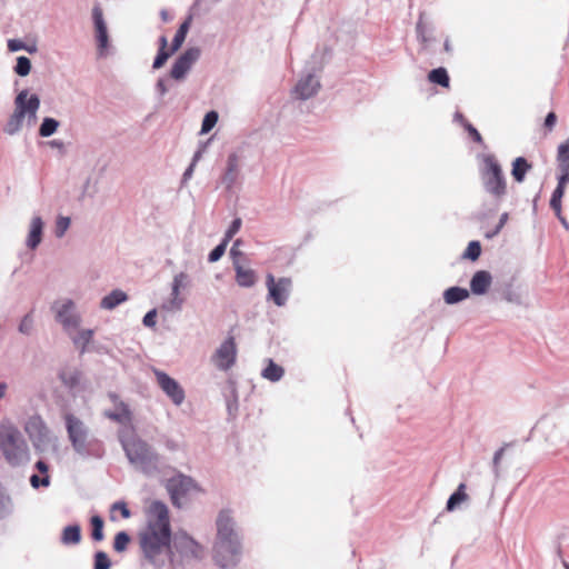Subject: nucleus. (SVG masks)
I'll return each mask as SVG.
<instances>
[{
	"label": "nucleus",
	"mask_w": 569,
	"mask_h": 569,
	"mask_svg": "<svg viewBox=\"0 0 569 569\" xmlns=\"http://www.w3.org/2000/svg\"><path fill=\"white\" fill-rule=\"evenodd\" d=\"M59 127V122L53 118H44L40 126L39 134L41 137H50L56 132Z\"/></svg>",
	"instance_id": "obj_33"
},
{
	"label": "nucleus",
	"mask_w": 569,
	"mask_h": 569,
	"mask_svg": "<svg viewBox=\"0 0 569 569\" xmlns=\"http://www.w3.org/2000/svg\"><path fill=\"white\" fill-rule=\"evenodd\" d=\"M93 338V330L84 329L81 330L77 336L72 337V341L76 347L80 349V352L83 353L87 349V346L91 342Z\"/></svg>",
	"instance_id": "obj_32"
},
{
	"label": "nucleus",
	"mask_w": 569,
	"mask_h": 569,
	"mask_svg": "<svg viewBox=\"0 0 569 569\" xmlns=\"http://www.w3.org/2000/svg\"><path fill=\"white\" fill-rule=\"evenodd\" d=\"M62 542L64 545H76L81 540V529L78 525L68 526L63 529L62 532Z\"/></svg>",
	"instance_id": "obj_27"
},
{
	"label": "nucleus",
	"mask_w": 569,
	"mask_h": 569,
	"mask_svg": "<svg viewBox=\"0 0 569 569\" xmlns=\"http://www.w3.org/2000/svg\"><path fill=\"white\" fill-rule=\"evenodd\" d=\"M39 106L40 100L36 94L28 98V91H21L16 98V110L11 117L10 124H14L18 128L27 114L34 120Z\"/></svg>",
	"instance_id": "obj_7"
},
{
	"label": "nucleus",
	"mask_w": 569,
	"mask_h": 569,
	"mask_svg": "<svg viewBox=\"0 0 569 569\" xmlns=\"http://www.w3.org/2000/svg\"><path fill=\"white\" fill-rule=\"evenodd\" d=\"M530 169L531 164L525 158L518 157L512 162L511 174L517 182H522Z\"/></svg>",
	"instance_id": "obj_23"
},
{
	"label": "nucleus",
	"mask_w": 569,
	"mask_h": 569,
	"mask_svg": "<svg viewBox=\"0 0 569 569\" xmlns=\"http://www.w3.org/2000/svg\"><path fill=\"white\" fill-rule=\"evenodd\" d=\"M240 158L236 153H231L227 160V169L222 176V183L229 189L231 188L239 176Z\"/></svg>",
	"instance_id": "obj_18"
},
{
	"label": "nucleus",
	"mask_w": 569,
	"mask_h": 569,
	"mask_svg": "<svg viewBox=\"0 0 569 569\" xmlns=\"http://www.w3.org/2000/svg\"><path fill=\"white\" fill-rule=\"evenodd\" d=\"M482 163L481 177L486 190L496 198H501L507 192V182L498 159L493 154H486Z\"/></svg>",
	"instance_id": "obj_4"
},
{
	"label": "nucleus",
	"mask_w": 569,
	"mask_h": 569,
	"mask_svg": "<svg viewBox=\"0 0 569 569\" xmlns=\"http://www.w3.org/2000/svg\"><path fill=\"white\" fill-rule=\"evenodd\" d=\"M557 163L559 170L558 184L552 192L550 207L561 223L568 228L566 219L561 216V200L569 182V138L558 147Z\"/></svg>",
	"instance_id": "obj_3"
},
{
	"label": "nucleus",
	"mask_w": 569,
	"mask_h": 569,
	"mask_svg": "<svg viewBox=\"0 0 569 569\" xmlns=\"http://www.w3.org/2000/svg\"><path fill=\"white\" fill-rule=\"evenodd\" d=\"M8 47L11 51H17V50L23 49L22 42L17 41V40H10L8 43Z\"/></svg>",
	"instance_id": "obj_54"
},
{
	"label": "nucleus",
	"mask_w": 569,
	"mask_h": 569,
	"mask_svg": "<svg viewBox=\"0 0 569 569\" xmlns=\"http://www.w3.org/2000/svg\"><path fill=\"white\" fill-rule=\"evenodd\" d=\"M467 131L469 132L470 137L473 139L477 143H482V137L479 133V131L470 123L466 126Z\"/></svg>",
	"instance_id": "obj_47"
},
{
	"label": "nucleus",
	"mask_w": 569,
	"mask_h": 569,
	"mask_svg": "<svg viewBox=\"0 0 569 569\" xmlns=\"http://www.w3.org/2000/svg\"><path fill=\"white\" fill-rule=\"evenodd\" d=\"M154 376L161 390L176 406H180L184 401V390L179 382L160 370H154Z\"/></svg>",
	"instance_id": "obj_14"
},
{
	"label": "nucleus",
	"mask_w": 569,
	"mask_h": 569,
	"mask_svg": "<svg viewBox=\"0 0 569 569\" xmlns=\"http://www.w3.org/2000/svg\"><path fill=\"white\" fill-rule=\"evenodd\" d=\"M23 441L18 429L11 426H0V449L11 463L18 461L23 452Z\"/></svg>",
	"instance_id": "obj_6"
},
{
	"label": "nucleus",
	"mask_w": 569,
	"mask_h": 569,
	"mask_svg": "<svg viewBox=\"0 0 569 569\" xmlns=\"http://www.w3.org/2000/svg\"><path fill=\"white\" fill-rule=\"evenodd\" d=\"M556 121H557V116L555 112H549L546 117V120H545V127L548 129V130H552L553 126L556 124Z\"/></svg>",
	"instance_id": "obj_51"
},
{
	"label": "nucleus",
	"mask_w": 569,
	"mask_h": 569,
	"mask_svg": "<svg viewBox=\"0 0 569 569\" xmlns=\"http://www.w3.org/2000/svg\"><path fill=\"white\" fill-rule=\"evenodd\" d=\"M167 488L170 493L172 505L181 508V498L196 489L197 486L192 478L184 475H178L168 480Z\"/></svg>",
	"instance_id": "obj_12"
},
{
	"label": "nucleus",
	"mask_w": 569,
	"mask_h": 569,
	"mask_svg": "<svg viewBox=\"0 0 569 569\" xmlns=\"http://www.w3.org/2000/svg\"><path fill=\"white\" fill-rule=\"evenodd\" d=\"M242 221L240 218H236L230 224L229 229L224 234V240L228 242L233 238V236L240 230Z\"/></svg>",
	"instance_id": "obj_44"
},
{
	"label": "nucleus",
	"mask_w": 569,
	"mask_h": 569,
	"mask_svg": "<svg viewBox=\"0 0 569 569\" xmlns=\"http://www.w3.org/2000/svg\"><path fill=\"white\" fill-rule=\"evenodd\" d=\"M160 16H161L163 21H168L169 20V13H168L167 10H161Z\"/></svg>",
	"instance_id": "obj_60"
},
{
	"label": "nucleus",
	"mask_w": 569,
	"mask_h": 569,
	"mask_svg": "<svg viewBox=\"0 0 569 569\" xmlns=\"http://www.w3.org/2000/svg\"><path fill=\"white\" fill-rule=\"evenodd\" d=\"M36 467H37V469H38L41 473H47V472H48V466H47V463H46L44 461H41V460H40V461H38V462L36 463Z\"/></svg>",
	"instance_id": "obj_57"
},
{
	"label": "nucleus",
	"mask_w": 569,
	"mask_h": 569,
	"mask_svg": "<svg viewBox=\"0 0 569 569\" xmlns=\"http://www.w3.org/2000/svg\"><path fill=\"white\" fill-rule=\"evenodd\" d=\"M190 23H191V17L186 19L180 24L179 29L176 32L173 41H172L171 52H176L182 46V43L184 42V39H186L187 33H188L189 28H190Z\"/></svg>",
	"instance_id": "obj_25"
},
{
	"label": "nucleus",
	"mask_w": 569,
	"mask_h": 569,
	"mask_svg": "<svg viewBox=\"0 0 569 569\" xmlns=\"http://www.w3.org/2000/svg\"><path fill=\"white\" fill-rule=\"evenodd\" d=\"M236 271V281L240 287L250 288L257 281L256 272L250 268H244L239 261L233 262Z\"/></svg>",
	"instance_id": "obj_19"
},
{
	"label": "nucleus",
	"mask_w": 569,
	"mask_h": 569,
	"mask_svg": "<svg viewBox=\"0 0 569 569\" xmlns=\"http://www.w3.org/2000/svg\"><path fill=\"white\" fill-rule=\"evenodd\" d=\"M425 31H426V27H425L423 22L420 20L417 23V33H418V37L421 39L422 42L427 41Z\"/></svg>",
	"instance_id": "obj_52"
},
{
	"label": "nucleus",
	"mask_w": 569,
	"mask_h": 569,
	"mask_svg": "<svg viewBox=\"0 0 569 569\" xmlns=\"http://www.w3.org/2000/svg\"><path fill=\"white\" fill-rule=\"evenodd\" d=\"M228 241L227 240H222V242L220 244H218L210 253H209V261L210 262H216L218 261L224 253L226 251V248L228 246Z\"/></svg>",
	"instance_id": "obj_42"
},
{
	"label": "nucleus",
	"mask_w": 569,
	"mask_h": 569,
	"mask_svg": "<svg viewBox=\"0 0 569 569\" xmlns=\"http://www.w3.org/2000/svg\"><path fill=\"white\" fill-rule=\"evenodd\" d=\"M121 443L131 463L144 465L156 458L150 446L133 432L121 436Z\"/></svg>",
	"instance_id": "obj_5"
},
{
	"label": "nucleus",
	"mask_w": 569,
	"mask_h": 569,
	"mask_svg": "<svg viewBox=\"0 0 569 569\" xmlns=\"http://www.w3.org/2000/svg\"><path fill=\"white\" fill-rule=\"evenodd\" d=\"M7 386L6 383H0V398H3L6 396Z\"/></svg>",
	"instance_id": "obj_59"
},
{
	"label": "nucleus",
	"mask_w": 569,
	"mask_h": 569,
	"mask_svg": "<svg viewBox=\"0 0 569 569\" xmlns=\"http://www.w3.org/2000/svg\"><path fill=\"white\" fill-rule=\"evenodd\" d=\"M156 317H157V311L156 309L153 310H150L149 312L146 313V316L143 317V325L146 327H153L156 325Z\"/></svg>",
	"instance_id": "obj_46"
},
{
	"label": "nucleus",
	"mask_w": 569,
	"mask_h": 569,
	"mask_svg": "<svg viewBox=\"0 0 569 569\" xmlns=\"http://www.w3.org/2000/svg\"><path fill=\"white\" fill-rule=\"evenodd\" d=\"M266 286L268 289V297L278 307H282L289 297L292 281L290 278L282 277L276 280L273 274L268 273L266 277Z\"/></svg>",
	"instance_id": "obj_10"
},
{
	"label": "nucleus",
	"mask_w": 569,
	"mask_h": 569,
	"mask_svg": "<svg viewBox=\"0 0 569 569\" xmlns=\"http://www.w3.org/2000/svg\"><path fill=\"white\" fill-rule=\"evenodd\" d=\"M507 219H508V214L503 213L500 218L497 229L495 230V232L492 234H488V237H492V236L497 234L500 231V229L503 227V224L506 223Z\"/></svg>",
	"instance_id": "obj_55"
},
{
	"label": "nucleus",
	"mask_w": 569,
	"mask_h": 569,
	"mask_svg": "<svg viewBox=\"0 0 569 569\" xmlns=\"http://www.w3.org/2000/svg\"><path fill=\"white\" fill-rule=\"evenodd\" d=\"M92 18L96 29V38L98 42V48L102 52L108 48V30L107 24L103 19L102 9L99 6H94L92 9Z\"/></svg>",
	"instance_id": "obj_16"
},
{
	"label": "nucleus",
	"mask_w": 569,
	"mask_h": 569,
	"mask_svg": "<svg viewBox=\"0 0 569 569\" xmlns=\"http://www.w3.org/2000/svg\"><path fill=\"white\" fill-rule=\"evenodd\" d=\"M110 417H111L112 419H114V420H119V416H118V415H112V416H110Z\"/></svg>",
	"instance_id": "obj_62"
},
{
	"label": "nucleus",
	"mask_w": 569,
	"mask_h": 569,
	"mask_svg": "<svg viewBox=\"0 0 569 569\" xmlns=\"http://www.w3.org/2000/svg\"><path fill=\"white\" fill-rule=\"evenodd\" d=\"M428 80L441 87L449 88L450 79L447 70L442 67L431 70L428 74Z\"/></svg>",
	"instance_id": "obj_30"
},
{
	"label": "nucleus",
	"mask_w": 569,
	"mask_h": 569,
	"mask_svg": "<svg viewBox=\"0 0 569 569\" xmlns=\"http://www.w3.org/2000/svg\"><path fill=\"white\" fill-rule=\"evenodd\" d=\"M43 222L40 217H34L30 223V232L27 239V246L30 249H36L42 239Z\"/></svg>",
	"instance_id": "obj_21"
},
{
	"label": "nucleus",
	"mask_w": 569,
	"mask_h": 569,
	"mask_svg": "<svg viewBox=\"0 0 569 569\" xmlns=\"http://www.w3.org/2000/svg\"><path fill=\"white\" fill-rule=\"evenodd\" d=\"M218 113L216 111H209L202 121L201 133H208L217 123Z\"/></svg>",
	"instance_id": "obj_38"
},
{
	"label": "nucleus",
	"mask_w": 569,
	"mask_h": 569,
	"mask_svg": "<svg viewBox=\"0 0 569 569\" xmlns=\"http://www.w3.org/2000/svg\"><path fill=\"white\" fill-rule=\"evenodd\" d=\"M128 300V296L124 291L120 289L112 290L108 296H106L101 302L100 307L106 310H112L120 303Z\"/></svg>",
	"instance_id": "obj_22"
},
{
	"label": "nucleus",
	"mask_w": 569,
	"mask_h": 569,
	"mask_svg": "<svg viewBox=\"0 0 569 569\" xmlns=\"http://www.w3.org/2000/svg\"><path fill=\"white\" fill-rule=\"evenodd\" d=\"M480 253H481L480 242L471 241V242H469V244L463 253V257L475 261L480 257Z\"/></svg>",
	"instance_id": "obj_39"
},
{
	"label": "nucleus",
	"mask_w": 569,
	"mask_h": 569,
	"mask_svg": "<svg viewBox=\"0 0 569 569\" xmlns=\"http://www.w3.org/2000/svg\"><path fill=\"white\" fill-rule=\"evenodd\" d=\"M30 70H31L30 60L23 56L19 57L17 59V64L14 67V71L17 72V74H19L21 77H26L29 74Z\"/></svg>",
	"instance_id": "obj_37"
},
{
	"label": "nucleus",
	"mask_w": 569,
	"mask_h": 569,
	"mask_svg": "<svg viewBox=\"0 0 569 569\" xmlns=\"http://www.w3.org/2000/svg\"><path fill=\"white\" fill-rule=\"evenodd\" d=\"M199 56L200 50L197 48H190L184 51L173 63L171 68V77L176 80L182 79L191 66L197 61Z\"/></svg>",
	"instance_id": "obj_15"
},
{
	"label": "nucleus",
	"mask_w": 569,
	"mask_h": 569,
	"mask_svg": "<svg viewBox=\"0 0 569 569\" xmlns=\"http://www.w3.org/2000/svg\"><path fill=\"white\" fill-rule=\"evenodd\" d=\"M92 526V539L96 541H101L103 539V520L99 516H93L91 518Z\"/></svg>",
	"instance_id": "obj_35"
},
{
	"label": "nucleus",
	"mask_w": 569,
	"mask_h": 569,
	"mask_svg": "<svg viewBox=\"0 0 569 569\" xmlns=\"http://www.w3.org/2000/svg\"><path fill=\"white\" fill-rule=\"evenodd\" d=\"M199 158V153L196 154L194 159H193V162L189 166V168L184 171L183 173V179L187 180L189 179L191 176H192V172H193V168H194V164H196V161L198 160Z\"/></svg>",
	"instance_id": "obj_53"
},
{
	"label": "nucleus",
	"mask_w": 569,
	"mask_h": 569,
	"mask_svg": "<svg viewBox=\"0 0 569 569\" xmlns=\"http://www.w3.org/2000/svg\"><path fill=\"white\" fill-rule=\"evenodd\" d=\"M4 496L2 493V491L0 490V513L3 511L4 509Z\"/></svg>",
	"instance_id": "obj_58"
},
{
	"label": "nucleus",
	"mask_w": 569,
	"mask_h": 569,
	"mask_svg": "<svg viewBox=\"0 0 569 569\" xmlns=\"http://www.w3.org/2000/svg\"><path fill=\"white\" fill-rule=\"evenodd\" d=\"M30 482H31L32 487H34V488H38L40 485L48 486L49 485V477L46 476V477L40 479L37 475H33L30 478Z\"/></svg>",
	"instance_id": "obj_48"
},
{
	"label": "nucleus",
	"mask_w": 569,
	"mask_h": 569,
	"mask_svg": "<svg viewBox=\"0 0 569 569\" xmlns=\"http://www.w3.org/2000/svg\"><path fill=\"white\" fill-rule=\"evenodd\" d=\"M70 227V218L59 217L56 223V236L61 238Z\"/></svg>",
	"instance_id": "obj_41"
},
{
	"label": "nucleus",
	"mask_w": 569,
	"mask_h": 569,
	"mask_svg": "<svg viewBox=\"0 0 569 569\" xmlns=\"http://www.w3.org/2000/svg\"><path fill=\"white\" fill-rule=\"evenodd\" d=\"M187 279V274L183 273V272H180L179 274H177L173 279V284H172V295L174 297H177L179 295V290L181 288V286L183 284V282L186 281Z\"/></svg>",
	"instance_id": "obj_45"
},
{
	"label": "nucleus",
	"mask_w": 569,
	"mask_h": 569,
	"mask_svg": "<svg viewBox=\"0 0 569 569\" xmlns=\"http://www.w3.org/2000/svg\"><path fill=\"white\" fill-rule=\"evenodd\" d=\"M491 276L488 271H477L470 281L471 291L475 295L486 293L491 284Z\"/></svg>",
	"instance_id": "obj_20"
},
{
	"label": "nucleus",
	"mask_w": 569,
	"mask_h": 569,
	"mask_svg": "<svg viewBox=\"0 0 569 569\" xmlns=\"http://www.w3.org/2000/svg\"><path fill=\"white\" fill-rule=\"evenodd\" d=\"M39 427L44 431V435L48 432L47 428L41 422H39Z\"/></svg>",
	"instance_id": "obj_61"
},
{
	"label": "nucleus",
	"mask_w": 569,
	"mask_h": 569,
	"mask_svg": "<svg viewBox=\"0 0 569 569\" xmlns=\"http://www.w3.org/2000/svg\"><path fill=\"white\" fill-rule=\"evenodd\" d=\"M173 547L184 559H201L203 547L184 531H179L173 538Z\"/></svg>",
	"instance_id": "obj_11"
},
{
	"label": "nucleus",
	"mask_w": 569,
	"mask_h": 569,
	"mask_svg": "<svg viewBox=\"0 0 569 569\" xmlns=\"http://www.w3.org/2000/svg\"><path fill=\"white\" fill-rule=\"evenodd\" d=\"M111 566L110 560L103 551H99L94 556V569H109Z\"/></svg>",
	"instance_id": "obj_40"
},
{
	"label": "nucleus",
	"mask_w": 569,
	"mask_h": 569,
	"mask_svg": "<svg viewBox=\"0 0 569 569\" xmlns=\"http://www.w3.org/2000/svg\"><path fill=\"white\" fill-rule=\"evenodd\" d=\"M240 243H241V240H240V239H237V240L234 241V243H233V246H232L231 250H230V254H231V257H232V259H233V262H234V261H238V259H237V258L242 256V252H241V251L239 250V248H238V247L240 246Z\"/></svg>",
	"instance_id": "obj_50"
},
{
	"label": "nucleus",
	"mask_w": 569,
	"mask_h": 569,
	"mask_svg": "<svg viewBox=\"0 0 569 569\" xmlns=\"http://www.w3.org/2000/svg\"><path fill=\"white\" fill-rule=\"evenodd\" d=\"M159 43H160V48H159L158 54L153 61L154 69L161 68L167 62L169 57L173 53V52H171V50L170 51L167 50L168 41L164 36L160 37Z\"/></svg>",
	"instance_id": "obj_28"
},
{
	"label": "nucleus",
	"mask_w": 569,
	"mask_h": 569,
	"mask_svg": "<svg viewBox=\"0 0 569 569\" xmlns=\"http://www.w3.org/2000/svg\"><path fill=\"white\" fill-rule=\"evenodd\" d=\"M32 326V318L30 316H26L19 327V330L23 333H28Z\"/></svg>",
	"instance_id": "obj_49"
},
{
	"label": "nucleus",
	"mask_w": 569,
	"mask_h": 569,
	"mask_svg": "<svg viewBox=\"0 0 569 569\" xmlns=\"http://www.w3.org/2000/svg\"><path fill=\"white\" fill-rule=\"evenodd\" d=\"M130 542V537L127 532L120 531L114 537L113 548L118 552H122L127 549Z\"/></svg>",
	"instance_id": "obj_36"
},
{
	"label": "nucleus",
	"mask_w": 569,
	"mask_h": 569,
	"mask_svg": "<svg viewBox=\"0 0 569 569\" xmlns=\"http://www.w3.org/2000/svg\"><path fill=\"white\" fill-rule=\"evenodd\" d=\"M234 522L229 511L222 510L217 518V541L214 545V561L221 568L237 565L241 552V545Z\"/></svg>",
	"instance_id": "obj_2"
},
{
	"label": "nucleus",
	"mask_w": 569,
	"mask_h": 569,
	"mask_svg": "<svg viewBox=\"0 0 569 569\" xmlns=\"http://www.w3.org/2000/svg\"><path fill=\"white\" fill-rule=\"evenodd\" d=\"M60 379L64 386L69 388H74L80 382V372L78 370L62 371L60 373Z\"/></svg>",
	"instance_id": "obj_34"
},
{
	"label": "nucleus",
	"mask_w": 569,
	"mask_h": 569,
	"mask_svg": "<svg viewBox=\"0 0 569 569\" xmlns=\"http://www.w3.org/2000/svg\"><path fill=\"white\" fill-rule=\"evenodd\" d=\"M283 368L272 360H269L268 366L262 371V377L270 381H278L282 378Z\"/></svg>",
	"instance_id": "obj_31"
},
{
	"label": "nucleus",
	"mask_w": 569,
	"mask_h": 569,
	"mask_svg": "<svg viewBox=\"0 0 569 569\" xmlns=\"http://www.w3.org/2000/svg\"><path fill=\"white\" fill-rule=\"evenodd\" d=\"M503 452H505V448H500L496 453H495V457H493V465L496 467H498L500 460L502 459V456H503Z\"/></svg>",
	"instance_id": "obj_56"
},
{
	"label": "nucleus",
	"mask_w": 569,
	"mask_h": 569,
	"mask_svg": "<svg viewBox=\"0 0 569 569\" xmlns=\"http://www.w3.org/2000/svg\"><path fill=\"white\" fill-rule=\"evenodd\" d=\"M468 499V495L466 493V485L460 483L453 492L448 501H447V510L452 511L456 507H458L461 502Z\"/></svg>",
	"instance_id": "obj_26"
},
{
	"label": "nucleus",
	"mask_w": 569,
	"mask_h": 569,
	"mask_svg": "<svg viewBox=\"0 0 569 569\" xmlns=\"http://www.w3.org/2000/svg\"><path fill=\"white\" fill-rule=\"evenodd\" d=\"M139 542L144 557L152 562L163 550L170 549V516L163 502L153 501L150 505L147 513V526L139 533Z\"/></svg>",
	"instance_id": "obj_1"
},
{
	"label": "nucleus",
	"mask_w": 569,
	"mask_h": 569,
	"mask_svg": "<svg viewBox=\"0 0 569 569\" xmlns=\"http://www.w3.org/2000/svg\"><path fill=\"white\" fill-rule=\"evenodd\" d=\"M319 88V81L312 74H309L306 78L299 80V82L296 86L295 92L300 99H308L312 97L318 91Z\"/></svg>",
	"instance_id": "obj_17"
},
{
	"label": "nucleus",
	"mask_w": 569,
	"mask_h": 569,
	"mask_svg": "<svg viewBox=\"0 0 569 569\" xmlns=\"http://www.w3.org/2000/svg\"><path fill=\"white\" fill-rule=\"evenodd\" d=\"M117 510L120 511L122 518L127 519L130 517V510L127 505L124 502H116L111 508V520H116L113 512Z\"/></svg>",
	"instance_id": "obj_43"
},
{
	"label": "nucleus",
	"mask_w": 569,
	"mask_h": 569,
	"mask_svg": "<svg viewBox=\"0 0 569 569\" xmlns=\"http://www.w3.org/2000/svg\"><path fill=\"white\" fill-rule=\"evenodd\" d=\"M159 43H160V48H159L158 54L153 61L154 69L161 68L167 62L169 57L173 53V52H171V50L170 51L167 50L168 41L164 36L160 37Z\"/></svg>",
	"instance_id": "obj_29"
},
{
	"label": "nucleus",
	"mask_w": 569,
	"mask_h": 569,
	"mask_svg": "<svg viewBox=\"0 0 569 569\" xmlns=\"http://www.w3.org/2000/svg\"><path fill=\"white\" fill-rule=\"evenodd\" d=\"M66 428L73 449L82 453L86 451L88 430L84 423L72 413L64 415Z\"/></svg>",
	"instance_id": "obj_9"
},
{
	"label": "nucleus",
	"mask_w": 569,
	"mask_h": 569,
	"mask_svg": "<svg viewBox=\"0 0 569 569\" xmlns=\"http://www.w3.org/2000/svg\"><path fill=\"white\" fill-rule=\"evenodd\" d=\"M56 320L61 323L66 331L77 329L80 326L81 317L76 311L74 302L70 299L57 301L52 306Z\"/></svg>",
	"instance_id": "obj_8"
},
{
	"label": "nucleus",
	"mask_w": 569,
	"mask_h": 569,
	"mask_svg": "<svg viewBox=\"0 0 569 569\" xmlns=\"http://www.w3.org/2000/svg\"><path fill=\"white\" fill-rule=\"evenodd\" d=\"M237 358V346L233 337L226 339L212 356V362L220 370L230 369Z\"/></svg>",
	"instance_id": "obj_13"
},
{
	"label": "nucleus",
	"mask_w": 569,
	"mask_h": 569,
	"mask_svg": "<svg viewBox=\"0 0 569 569\" xmlns=\"http://www.w3.org/2000/svg\"><path fill=\"white\" fill-rule=\"evenodd\" d=\"M469 297V292L465 288L451 287L443 293L445 301L449 305L457 303Z\"/></svg>",
	"instance_id": "obj_24"
}]
</instances>
